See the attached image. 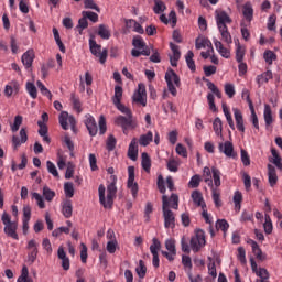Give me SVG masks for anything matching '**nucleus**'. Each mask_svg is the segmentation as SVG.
Masks as SVG:
<instances>
[{"label":"nucleus","mask_w":282,"mask_h":282,"mask_svg":"<svg viewBox=\"0 0 282 282\" xmlns=\"http://www.w3.org/2000/svg\"><path fill=\"white\" fill-rule=\"evenodd\" d=\"M215 19L221 35V41H224V43L227 45H232V35H230L227 26L229 23H232V19H230V15H228L226 11H216Z\"/></svg>","instance_id":"f257e3e1"},{"label":"nucleus","mask_w":282,"mask_h":282,"mask_svg":"<svg viewBox=\"0 0 282 282\" xmlns=\"http://www.w3.org/2000/svg\"><path fill=\"white\" fill-rule=\"evenodd\" d=\"M112 182L105 187V185H99V202L104 206V208H111L113 206V199H116V193H118V187H116L117 178L115 175L111 176ZM107 193V197L105 196Z\"/></svg>","instance_id":"f03ea898"},{"label":"nucleus","mask_w":282,"mask_h":282,"mask_svg":"<svg viewBox=\"0 0 282 282\" xmlns=\"http://www.w3.org/2000/svg\"><path fill=\"white\" fill-rule=\"evenodd\" d=\"M162 213L164 228L173 230V228H175L176 215L175 212L171 210V204L169 203V196L166 195L162 196Z\"/></svg>","instance_id":"7ed1b4c3"},{"label":"nucleus","mask_w":282,"mask_h":282,"mask_svg":"<svg viewBox=\"0 0 282 282\" xmlns=\"http://www.w3.org/2000/svg\"><path fill=\"white\" fill-rule=\"evenodd\" d=\"M132 45L134 48L131 51V54L134 58H138V56H151V48L147 46V42H144L142 36L135 35L132 39Z\"/></svg>","instance_id":"20e7f679"},{"label":"nucleus","mask_w":282,"mask_h":282,"mask_svg":"<svg viewBox=\"0 0 282 282\" xmlns=\"http://www.w3.org/2000/svg\"><path fill=\"white\" fill-rule=\"evenodd\" d=\"M115 124H117V127H121L123 133L127 135L128 129L138 128V120L133 118V115H127V117L119 116L115 118Z\"/></svg>","instance_id":"39448f33"},{"label":"nucleus","mask_w":282,"mask_h":282,"mask_svg":"<svg viewBox=\"0 0 282 282\" xmlns=\"http://www.w3.org/2000/svg\"><path fill=\"white\" fill-rule=\"evenodd\" d=\"M205 83H207V88L209 89V94H207V102L209 105L210 111L217 112V106L215 105V96L219 99H221V90L213 84L209 79H204Z\"/></svg>","instance_id":"423d86ee"},{"label":"nucleus","mask_w":282,"mask_h":282,"mask_svg":"<svg viewBox=\"0 0 282 282\" xmlns=\"http://www.w3.org/2000/svg\"><path fill=\"white\" fill-rule=\"evenodd\" d=\"M89 50L94 56L99 58L100 63L107 62V48L102 50V46L96 43V37L94 35H91L89 39Z\"/></svg>","instance_id":"0eeeda50"},{"label":"nucleus","mask_w":282,"mask_h":282,"mask_svg":"<svg viewBox=\"0 0 282 282\" xmlns=\"http://www.w3.org/2000/svg\"><path fill=\"white\" fill-rule=\"evenodd\" d=\"M204 246H206V232L202 229H196L191 239V248L193 252H199Z\"/></svg>","instance_id":"6e6552de"},{"label":"nucleus","mask_w":282,"mask_h":282,"mask_svg":"<svg viewBox=\"0 0 282 282\" xmlns=\"http://www.w3.org/2000/svg\"><path fill=\"white\" fill-rule=\"evenodd\" d=\"M250 263L253 274L260 278L257 279L256 282H270V272H268V269L257 265L254 258H250Z\"/></svg>","instance_id":"1a4fd4ad"},{"label":"nucleus","mask_w":282,"mask_h":282,"mask_svg":"<svg viewBox=\"0 0 282 282\" xmlns=\"http://www.w3.org/2000/svg\"><path fill=\"white\" fill-rule=\"evenodd\" d=\"M165 80L167 84V89L172 96H177V87H180V76L175 72H167L165 74Z\"/></svg>","instance_id":"9d476101"},{"label":"nucleus","mask_w":282,"mask_h":282,"mask_svg":"<svg viewBox=\"0 0 282 282\" xmlns=\"http://www.w3.org/2000/svg\"><path fill=\"white\" fill-rule=\"evenodd\" d=\"M127 186L132 194V197L135 199L138 197V183L135 182V167L129 166L128 167V183Z\"/></svg>","instance_id":"9b49d317"},{"label":"nucleus","mask_w":282,"mask_h":282,"mask_svg":"<svg viewBox=\"0 0 282 282\" xmlns=\"http://www.w3.org/2000/svg\"><path fill=\"white\" fill-rule=\"evenodd\" d=\"M132 100L142 107H147V86H144V84L138 85V89L134 91Z\"/></svg>","instance_id":"f8f14e48"},{"label":"nucleus","mask_w":282,"mask_h":282,"mask_svg":"<svg viewBox=\"0 0 282 282\" xmlns=\"http://www.w3.org/2000/svg\"><path fill=\"white\" fill-rule=\"evenodd\" d=\"M59 124H61L62 129H64V131H67V129H69V127L72 129H75L76 119L74 118V116H69V113L67 111H62L59 115Z\"/></svg>","instance_id":"ddd939ff"},{"label":"nucleus","mask_w":282,"mask_h":282,"mask_svg":"<svg viewBox=\"0 0 282 282\" xmlns=\"http://www.w3.org/2000/svg\"><path fill=\"white\" fill-rule=\"evenodd\" d=\"M218 151L224 153L226 158H237V153H235V145L230 141L220 142L218 144Z\"/></svg>","instance_id":"4468645a"},{"label":"nucleus","mask_w":282,"mask_h":282,"mask_svg":"<svg viewBox=\"0 0 282 282\" xmlns=\"http://www.w3.org/2000/svg\"><path fill=\"white\" fill-rule=\"evenodd\" d=\"M170 48L172 51V53L169 54L171 66L177 67V63H180V58H182V52H180V46L171 42Z\"/></svg>","instance_id":"2eb2a0df"},{"label":"nucleus","mask_w":282,"mask_h":282,"mask_svg":"<svg viewBox=\"0 0 282 282\" xmlns=\"http://www.w3.org/2000/svg\"><path fill=\"white\" fill-rule=\"evenodd\" d=\"M26 250H29L28 260L30 263H34V261H36V257H39V242L34 239L29 240Z\"/></svg>","instance_id":"dca6fc26"},{"label":"nucleus","mask_w":282,"mask_h":282,"mask_svg":"<svg viewBox=\"0 0 282 282\" xmlns=\"http://www.w3.org/2000/svg\"><path fill=\"white\" fill-rule=\"evenodd\" d=\"M18 137L14 134L12 137V144L13 149H17L18 147H21V144H25L28 142V128H21Z\"/></svg>","instance_id":"f3484780"},{"label":"nucleus","mask_w":282,"mask_h":282,"mask_svg":"<svg viewBox=\"0 0 282 282\" xmlns=\"http://www.w3.org/2000/svg\"><path fill=\"white\" fill-rule=\"evenodd\" d=\"M21 89V85H19V82L11 80L4 87V96L7 98H12V96H17Z\"/></svg>","instance_id":"a211bd4d"},{"label":"nucleus","mask_w":282,"mask_h":282,"mask_svg":"<svg viewBox=\"0 0 282 282\" xmlns=\"http://www.w3.org/2000/svg\"><path fill=\"white\" fill-rule=\"evenodd\" d=\"M84 123L88 129L89 135L94 137L98 133V124L96 123V119L91 115H86Z\"/></svg>","instance_id":"6ab92c4d"},{"label":"nucleus","mask_w":282,"mask_h":282,"mask_svg":"<svg viewBox=\"0 0 282 282\" xmlns=\"http://www.w3.org/2000/svg\"><path fill=\"white\" fill-rule=\"evenodd\" d=\"M236 127L240 133H246V126L243 124V112L239 108H232Z\"/></svg>","instance_id":"aec40b11"},{"label":"nucleus","mask_w":282,"mask_h":282,"mask_svg":"<svg viewBox=\"0 0 282 282\" xmlns=\"http://www.w3.org/2000/svg\"><path fill=\"white\" fill-rule=\"evenodd\" d=\"M57 259L62 261L63 270L67 271L70 268L69 257H67V252L65 251V247L59 246L57 249Z\"/></svg>","instance_id":"412c9836"},{"label":"nucleus","mask_w":282,"mask_h":282,"mask_svg":"<svg viewBox=\"0 0 282 282\" xmlns=\"http://www.w3.org/2000/svg\"><path fill=\"white\" fill-rule=\"evenodd\" d=\"M35 54L34 50L30 48L25 53H23L21 57L22 65H24L25 69H30L32 64L34 63Z\"/></svg>","instance_id":"4be33fe9"},{"label":"nucleus","mask_w":282,"mask_h":282,"mask_svg":"<svg viewBox=\"0 0 282 282\" xmlns=\"http://www.w3.org/2000/svg\"><path fill=\"white\" fill-rule=\"evenodd\" d=\"M213 43L215 45L216 51L223 58H230V51L228 47H225L221 41L217 40L216 37L213 39Z\"/></svg>","instance_id":"5701e85b"},{"label":"nucleus","mask_w":282,"mask_h":282,"mask_svg":"<svg viewBox=\"0 0 282 282\" xmlns=\"http://www.w3.org/2000/svg\"><path fill=\"white\" fill-rule=\"evenodd\" d=\"M128 158L135 162L138 160V139L133 138L129 144Z\"/></svg>","instance_id":"b1692460"},{"label":"nucleus","mask_w":282,"mask_h":282,"mask_svg":"<svg viewBox=\"0 0 282 282\" xmlns=\"http://www.w3.org/2000/svg\"><path fill=\"white\" fill-rule=\"evenodd\" d=\"M223 112L226 118L227 124H229L230 129L235 131V120H232V113L230 112V107L226 102H223Z\"/></svg>","instance_id":"393cba45"},{"label":"nucleus","mask_w":282,"mask_h":282,"mask_svg":"<svg viewBox=\"0 0 282 282\" xmlns=\"http://www.w3.org/2000/svg\"><path fill=\"white\" fill-rule=\"evenodd\" d=\"M195 47L196 50H207L213 47V42L207 37L200 36L195 40Z\"/></svg>","instance_id":"a878e982"},{"label":"nucleus","mask_w":282,"mask_h":282,"mask_svg":"<svg viewBox=\"0 0 282 282\" xmlns=\"http://www.w3.org/2000/svg\"><path fill=\"white\" fill-rule=\"evenodd\" d=\"M17 223H12L11 225L4 226L6 236L11 237V239H15V241H19V234H17Z\"/></svg>","instance_id":"bb28decb"},{"label":"nucleus","mask_w":282,"mask_h":282,"mask_svg":"<svg viewBox=\"0 0 282 282\" xmlns=\"http://www.w3.org/2000/svg\"><path fill=\"white\" fill-rule=\"evenodd\" d=\"M242 14H243L246 21H248L249 23H250V21H252L253 17H254V9L252 8L251 2H246L243 4Z\"/></svg>","instance_id":"cd10ccee"},{"label":"nucleus","mask_w":282,"mask_h":282,"mask_svg":"<svg viewBox=\"0 0 282 282\" xmlns=\"http://www.w3.org/2000/svg\"><path fill=\"white\" fill-rule=\"evenodd\" d=\"M235 45H236V61L237 63H241L243 62V56H246V46H242L239 43V40L235 41Z\"/></svg>","instance_id":"c85d7f7f"},{"label":"nucleus","mask_w":282,"mask_h":282,"mask_svg":"<svg viewBox=\"0 0 282 282\" xmlns=\"http://www.w3.org/2000/svg\"><path fill=\"white\" fill-rule=\"evenodd\" d=\"M268 176L270 186H276L279 176L276 175V169L273 165H268Z\"/></svg>","instance_id":"c756f323"},{"label":"nucleus","mask_w":282,"mask_h":282,"mask_svg":"<svg viewBox=\"0 0 282 282\" xmlns=\"http://www.w3.org/2000/svg\"><path fill=\"white\" fill-rule=\"evenodd\" d=\"M153 142V132L148 131L145 134L139 137L140 147H149Z\"/></svg>","instance_id":"7c9ffc66"},{"label":"nucleus","mask_w":282,"mask_h":282,"mask_svg":"<svg viewBox=\"0 0 282 282\" xmlns=\"http://www.w3.org/2000/svg\"><path fill=\"white\" fill-rule=\"evenodd\" d=\"M97 34L100 39H104V41H109V39H111V31H109V26L105 24H99Z\"/></svg>","instance_id":"2f4dec72"},{"label":"nucleus","mask_w":282,"mask_h":282,"mask_svg":"<svg viewBox=\"0 0 282 282\" xmlns=\"http://www.w3.org/2000/svg\"><path fill=\"white\" fill-rule=\"evenodd\" d=\"M141 166L145 173H151V156L147 152L141 154Z\"/></svg>","instance_id":"473e14b6"},{"label":"nucleus","mask_w":282,"mask_h":282,"mask_svg":"<svg viewBox=\"0 0 282 282\" xmlns=\"http://www.w3.org/2000/svg\"><path fill=\"white\" fill-rule=\"evenodd\" d=\"M249 109L251 111V122L254 129H259V118L257 117V112L254 111V105L252 104V99L247 97Z\"/></svg>","instance_id":"72a5a7b5"},{"label":"nucleus","mask_w":282,"mask_h":282,"mask_svg":"<svg viewBox=\"0 0 282 282\" xmlns=\"http://www.w3.org/2000/svg\"><path fill=\"white\" fill-rule=\"evenodd\" d=\"M166 166L171 173H177L180 171V159L170 158L166 162Z\"/></svg>","instance_id":"f704fd0d"},{"label":"nucleus","mask_w":282,"mask_h":282,"mask_svg":"<svg viewBox=\"0 0 282 282\" xmlns=\"http://www.w3.org/2000/svg\"><path fill=\"white\" fill-rule=\"evenodd\" d=\"M192 199L196 206H200V208H206V203L204 202V196L199 191H194L192 193Z\"/></svg>","instance_id":"c9c22d12"},{"label":"nucleus","mask_w":282,"mask_h":282,"mask_svg":"<svg viewBox=\"0 0 282 282\" xmlns=\"http://www.w3.org/2000/svg\"><path fill=\"white\" fill-rule=\"evenodd\" d=\"M74 207L72 206V200H65L62 205V213L66 219H69L73 215Z\"/></svg>","instance_id":"e433bc0d"},{"label":"nucleus","mask_w":282,"mask_h":282,"mask_svg":"<svg viewBox=\"0 0 282 282\" xmlns=\"http://www.w3.org/2000/svg\"><path fill=\"white\" fill-rule=\"evenodd\" d=\"M212 188V197L214 199V204L217 208L221 206V191L219 188H215L214 185L210 186Z\"/></svg>","instance_id":"4c0bfd02"},{"label":"nucleus","mask_w":282,"mask_h":282,"mask_svg":"<svg viewBox=\"0 0 282 282\" xmlns=\"http://www.w3.org/2000/svg\"><path fill=\"white\" fill-rule=\"evenodd\" d=\"M70 102H72L73 109H74V111H76V113H83V104L80 102V99L78 97H76L75 94L70 95Z\"/></svg>","instance_id":"58836bf2"},{"label":"nucleus","mask_w":282,"mask_h":282,"mask_svg":"<svg viewBox=\"0 0 282 282\" xmlns=\"http://www.w3.org/2000/svg\"><path fill=\"white\" fill-rule=\"evenodd\" d=\"M21 124H23V116L17 115L13 119V123H10V129L12 133H17V131L21 129Z\"/></svg>","instance_id":"ea45409f"},{"label":"nucleus","mask_w":282,"mask_h":282,"mask_svg":"<svg viewBox=\"0 0 282 282\" xmlns=\"http://www.w3.org/2000/svg\"><path fill=\"white\" fill-rule=\"evenodd\" d=\"M264 122L267 124V127H270V124H272V122H274L273 118H272V108L270 107V105H264Z\"/></svg>","instance_id":"a19ab883"},{"label":"nucleus","mask_w":282,"mask_h":282,"mask_svg":"<svg viewBox=\"0 0 282 282\" xmlns=\"http://www.w3.org/2000/svg\"><path fill=\"white\" fill-rule=\"evenodd\" d=\"M25 87H26V91L31 96V98H33V100H36V98L39 96V90L36 89V85H34V83H32V82H26Z\"/></svg>","instance_id":"79ce46f5"},{"label":"nucleus","mask_w":282,"mask_h":282,"mask_svg":"<svg viewBox=\"0 0 282 282\" xmlns=\"http://www.w3.org/2000/svg\"><path fill=\"white\" fill-rule=\"evenodd\" d=\"M17 282H34L31 278H30V271L28 270L26 265L22 267V271H21V275L18 278Z\"/></svg>","instance_id":"37998d69"},{"label":"nucleus","mask_w":282,"mask_h":282,"mask_svg":"<svg viewBox=\"0 0 282 282\" xmlns=\"http://www.w3.org/2000/svg\"><path fill=\"white\" fill-rule=\"evenodd\" d=\"M122 94H123V90L121 86H115V95L112 96L113 105H119V102H122Z\"/></svg>","instance_id":"c03bdc74"},{"label":"nucleus","mask_w":282,"mask_h":282,"mask_svg":"<svg viewBox=\"0 0 282 282\" xmlns=\"http://www.w3.org/2000/svg\"><path fill=\"white\" fill-rule=\"evenodd\" d=\"M213 129L216 135H221V133L224 132V123L221 122V119L219 117L214 119Z\"/></svg>","instance_id":"a18cd8bd"},{"label":"nucleus","mask_w":282,"mask_h":282,"mask_svg":"<svg viewBox=\"0 0 282 282\" xmlns=\"http://www.w3.org/2000/svg\"><path fill=\"white\" fill-rule=\"evenodd\" d=\"M241 202H243V195L239 191L235 192L234 204H235V210H237V213L241 210Z\"/></svg>","instance_id":"49530a36"},{"label":"nucleus","mask_w":282,"mask_h":282,"mask_svg":"<svg viewBox=\"0 0 282 282\" xmlns=\"http://www.w3.org/2000/svg\"><path fill=\"white\" fill-rule=\"evenodd\" d=\"M195 56V54L193 53V51H188L187 54L185 55V61L187 63V67L188 69H191V72H195L196 66H195V61L193 59Z\"/></svg>","instance_id":"de8ad7c7"},{"label":"nucleus","mask_w":282,"mask_h":282,"mask_svg":"<svg viewBox=\"0 0 282 282\" xmlns=\"http://www.w3.org/2000/svg\"><path fill=\"white\" fill-rule=\"evenodd\" d=\"M203 177L205 180V183L212 187L213 186V170H210V167H208V166L204 167Z\"/></svg>","instance_id":"09e8293b"},{"label":"nucleus","mask_w":282,"mask_h":282,"mask_svg":"<svg viewBox=\"0 0 282 282\" xmlns=\"http://www.w3.org/2000/svg\"><path fill=\"white\" fill-rule=\"evenodd\" d=\"M213 172V178H214V184L215 188H219L221 186V172L217 167H212Z\"/></svg>","instance_id":"8fccbe9b"},{"label":"nucleus","mask_w":282,"mask_h":282,"mask_svg":"<svg viewBox=\"0 0 282 282\" xmlns=\"http://www.w3.org/2000/svg\"><path fill=\"white\" fill-rule=\"evenodd\" d=\"M263 228H264L265 235H272V230H273L272 219L270 218V215L268 213L264 215Z\"/></svg>","instance_id":"3c124183"},{"label":"nucleus","mask_w":282,"mask_h":282,"mask_svg":"<svg viewBox=\"0 0 282 282\" xmlns=\"http://www.w3.org/2000/svg\"><path fill=\"white\" fill-rule=\"evenodd\" d=\"M271 155H272V161L273 164L278 167V169H282V159L281 155H279V152L276 151V149L272 148L271 149Z\"/></svg>","instance_id":"603ef678"},{"label":"nucleus","mask_w":282,"mask_h":282,"mask_svg":"<svg viewBox=\"0 0 282 282\" xmlns=\"http://www.w3.org/2000/svg\"><path fill=\"white\" fill-rule=\"evenodd\" d=\"M36 86L40 89L42 96H46V98H48V100H52V91H50V89H47V87H45L43 82L37 80Z\"/></svg>","instance_id":"864d4df0"},{"label":"nucleus","mask_w":282,"mask_h":282,"mask_svg":"<svg viewBox=\"0 0 282 282\" xmlns=\"http://www.w3.org/2000/svg\"><path fill=\"white\" fill-rule=\"evenodd\" d=\"M135 272L139 279H144L147 276V265L144 264L143 260L139 261V265L137 267Z\"/></svg>","instance_id":"5fc2aeb1"},{"label":"nucleus","mask_w":282,"mask_h":282,"mask_svg":"<svg viewBox=\"0 0 282 282\" xmlns=\"http://www.w3.org/2000/svg\"><path fill=\"white\" fill-rule=\"evenodd\" d=\"M167 202L170 204V209L173 208V210H177L180 208V196L176 194H172L170 198H167Z\"/></svg>","instance_id":"6e6d98bb"},{"label":"nucleus","mask_w":282,"mask_h":282,"mask_svg":"<svg viewBox=\"0 0 282 282\" xmlns=\"http://www.w3.org/2000/svg\"><path fill=\"white\" fill-rule=\"evenodd\" d=\"M166 10V4L162 0H154L153 12L154 14H162Z\"/></svg>","instance_id":"4d7b16f0"},{"label":"nucleus","mask_w":282,"mask_h":282,"mask_svg":"<svg viewBox=\"0 0 282 282\" xmlns=\"http://www.w3.org/2000/svg\"><path fill=\"white\" fill-rule=\"evenodd\" d=\"M268 80H272V72H264L257 77L259 85H263V83H268Z\"/></svg>","instance_id":"13d9d810"},{"label":"nucleus","mask_w":282,"mask_h":282,"mask_svg":"<svg viewBox=\"0 0 282 282\" xmlns=\"http://www.w3.org/2000/svg\"><path fill=\"white\" fill-rule=\"evenodd\" d=\"M161 249H162V243L160 242V240H158V238H153L152 245L150 246L151 254H158V252H160Z\"/></svg>","instance_id":"bf43d9fd"},{"label":"nucleus","mask_w":282,"mask_h":282,"mask_svg":"<svg viewBox=\"0 0 282 282\" xmlns=\"http://www.w3.org/2000/svg\"><path fill=\"white\" fill-rule=\"evenodd\" d=\"M263 58L268 65H272L276 61V54L272 51H265L263 53Z\"/></svg>","instance_id":"052dcab7"},{"label":"nucleus","mask_w":282,"mask_h":282,"mask_svg":"<svg viewBox=\"0 0 282 282\" xmlns=\"http://www.w3.org/2000/svg\"><path fill=\"white\" fill-rule=\"evenodd\" d=\"M82 17H85L86 20L89 19L91 23H98V13L94 11H83Z\"/></svg>","instance_id":"680f3d73"},{"label":"nucleus","mask_w":282,"mask_h":282,"mask_svg":"<svg viewBox=\"0 0 282 282\" xmlns=\"http://www.w3.org/2000/svg\"><path fill=\"white\" fill-rule=\"evenodd\" d=\"M216 228L218 230H221L223 232H228V228H230V224H228V220L220 219L216 221Z\"/></svg>","instance_id":"e2e57ef3"},{"label":"nucleus","mask_w":282,"mask_h":282,"mask_svg":"<svg viewBox=\"0 0 282 282\" xmlns=\"http://www.w3.org/2000/svg\"><path fill=\"white\" fill-rule=\"evenodd\" d=\"M117 248H118V240L112 239L107 242L106 250L107 252H109V254H115Z\"/></svg>","instance_id":"0e129e2a"},{"label":"nucleus","mask_w":282,"mask_h":282,"mask_svg":"<svg viewBox=\"0 0 282 282\" xmlns=\"http://www.w3.org/2000/svg\"><path fill=\"white\" fill-rule=\"evenodd\" d=\"M237 259L241 265H246V263H248L246 260V249L243 247H238Z\"/></svg>","instance_id":"69168bd1"},{"label":"nucleus","mask_w":282,"mask_h":282,"mask_svg":"<svg viewBox=\"0 0 282 282\" xmlns=\"http://www.w3.org/2000/svg\"><path fill=\"white\" fill-rule=\"evenodd\" d=\"M225 94L228 96V98H235V85L229 83L225 84Z\"/></svg>","instance_id":"338daca9"},{"label":"nucleus","mask_w":282,"mask_h":282,"mask_svg":"<svg viewBox=\"0 0 282 282\" xmlns=\"http://www.w3.org/2000/svg\"><path fill=\"white\" fill-rule=\"evenodd\" d=\"M64 193L66 197H74V183H65L64 184Z\"/></svg>","instance_id":"774afa93"}]
</instances>
